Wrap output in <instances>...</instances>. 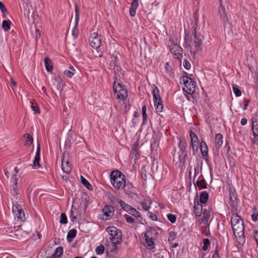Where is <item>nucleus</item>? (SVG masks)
Instances as JSON below:
<instances>
[{"mask_svg": "<svg viewBox=\"0 0 258 258\" xmlns=\"http://www.w3.org/2000/svg\"><path fill=\"white\" fill-rule=\"evenodd\" d=\"M53 66H45L47 71L51 74L52 73V70L53 69Z\"/></svg>", "mask_w": 258, "mask_h": 258, "instance_id": "59", "label": "nucleus"}, {"mask_svg": "<svg viewBox=\"0 0 258 258\" xmlns=\"http://www.w3.org/2000/svg\"><path fill=\"white\" fill-rule=\"evenodd\" d=\"M125 175L118 170H114L110 174V181L117 189H123L126 185Z\"/></svg>", "mask_w": 258, "mask_h": 258, "instance_id": "3", "label": "nucleus"}, {"mask_svg": "<svg viewBox=\"0 0 258 258\" xmlns=\"http://www.w3.org/2000/svg\"><path fill=\"white\" fill-rule=\"evenodd\" d=\"M64 74L69 78H72L74 75V73L70 70H65L64 71Z\"/></svg>", "mask_w": 258, "mask_h": 258, "instance_id": "55", "label": "nucleus"}, {"mask_svg": "<svg viewBox=\"0 0 258 258\" xmlns=\"http://www.w3.org/2000/svg\"><path fill=\"white\" fill-rule=\"evenodd\" d=\"M229 196L230 205L231 207V212H236L238 210L239 200L235 189H230L229 190Z\"/></svg>", "mask_w": 258, "mask_h": 258, "instance_id": "9", "label": "nucleus"}, {"mask_svg": "<svg viewBox=\"0 0 258 258\" xmlns=\"http://www.w3.org/2000/svg\"><path fill=\"white\" fill-rule=\"evenodd\" d=\"M195 185H197L200 189H205L207 188V182L204 178V177L202 174L200 175L199 176L198 180L196 181V183H195Z\"/></svg>", "mask_w": 258, "mask_h": 258, "instance_id": "20", "label": "nucleus"}, {"mask_svg": "<svg viewBox=\"0 0 258 258\" xmlns=\"http://www.w3.org/2000/svg\"><path fill=\"white\" fill-rule=\"evenodd\" d=\"M18 201H13L12 211L15 217L22 221L25 219V214L22 210L21 206L18 204Z\"/></svg>", "mask_w": 258, "mask_h": 258, "instance_id": "10", "label": "nucleus"}, {"mask_svg": "<svg viewBox=\"0 0 258 258\" xmlns=\"http://www.w3.org/2000/svg\"><path fill=\"white\" fill-rule=\"evenodd\" d=\"M122 59V57L121 55L119 53L115 52L111 56L110 62L113 64L121 63H122V62L120 61V59Z\"/></svg>", "mask_w": 258, "mask_h": 258, "instance_id": "21", "label": "nucleus"}, {"mask_svg": "<svg viewBox=\"0 0 258 258\" xmlns=\"http://www.w3.org/2000/svg\"><path fill=\"white\" fill-rule=\"evenodd\" d=\"M139 6L138 0H133L131 3L130 9V15L131 17H135L136 14V10Z\"/></svg>", "mask_w": 258, "mask_h": 258, "instance_id": "23", "label": "nucleus"}, {"mask_svg": "<svg viewBox=\"0 0 258 258\" xmlns=\"http://www.w3.org/2000/svg\"><path fill=\"white\" fill-rule=\"evenodd\" d=\"M104 215L107 218H110L114 215V208L111 206H105L103 209Z\"/></svg>", "mask_w": 258, "mask_h": 258, "instance_id": "17", "label": "nucleus"}, {"mask_svg": "<svg viewBox=\"0 0 258 258\" xmlns=\"http://www.w3.org/2000/svg\"><path fill=\"white\" fill-rule=\"evenodd\" d=\"M187 144L185 139L179 138V142L178 145V150L176 154V150L175 149V153L173 154V160L176 157L179 160V165L183 166L186 162V158L187 155Z\"/></svg>", "mask_w": 258, "mask_h": 258, "instance_id": "2", "label": "nucleus"}, {"mask_svg": "<svg viewBox=\"0 0 258 258\" xmlns=\"http://www.w3.org/2000/svg\"><path fill=\"white\" fill-rule=\"evenodd\" d=\"M106 231L110 235V240L112 245L115 248H117L116 245L120 243L121 241V231L114 226L108 227L106 228Z\"/></svg>", "mask_w": 258, "mask_h": 258, "instance_id": "5", "label": "nucleus"}, {"mask_svg": "<svg viewBox=\"0 0 258 258\" xmlns=\"http://www.w3.org/2000/svg\"><path fill=\"white\" fill-rule=\"evenodd\" d=\"M200 147H201V153L202 154V156L203 158L205 160H208V146L206 144V143L205 141H202L200 144Z\"/></svg>", "mask_w": 258, "mask_h": 258, "instance_id": "19", "label": "nucleus"}, {"mask_svg": "<svg viewBox=\"0 0 258 258\" xmlns=\"http://www.w3.org/2000/svg\"><path fill=\"white\" fill-rule=\"evenodd\" d=\"M109 199L110 200V202L112 204L115 205L116 204H119V201H120V200L118 199L117 198H115L113 196H111L109 198Z\"/></svg>", "mask_w": 258, "mask_h": 258, "instance_id": "49", "label": "nucleus"}, {"mask_svg": "<svg viewBox=\"0 0 258 258\" xmlns=\"http://www.w3.org/2000/svg\"><path fill=\"white\" fill-rule=\"evenodd\" d=\"M176 237V234L175 232L171 231L169 233V240H174Z\"/></svg>", "mask_w": 258, "mask_h": 258, "instance_id": "53", "label": "nucleus"}, {"mask_svg": "<svg viewBox=\"0 0 258 258\" xmlns=\"http://www.w3.org/2000/svg\"><path fill=\"white\" fill-rule=\"evenodd\" d=\"M161 71L165 77H170L173 74L172 66H163Z\"/></svg>", "mask_w": 258, "mask_h": 258, "instance_id": "18", "label": "nucleus"}, {"mask_svg": "<svg viewBox=\"0 0 258 258\" xmlns=\"http://www.w3.org/2000/svg\"><path fill=\"white\" fill-rule=\"evenodd\" d=\"M14 172H15V174H14L13 175V176H12V179L13 180V184H16V185H18V183H17L18 179L16 178V174L18 172V167H16L14 168Z\"/></svg>", "mask_w": 258, "mask_h": 258, "instance_id": "44", "label": "nucleus"}, {"mask_svg": "<svg viewBox=\"0 0 258 258\" xmlns=\"http://www.w3.org/2000/svg\"><path fill=\"white\" fill-rule=\"evenodd\" d=\"M0 10L4 15L7 13V9L4 4L2 2H0Z\"/></svg>", "mask_w": 258, "mask_h": 258, "instance_id": "54", "label": "nucleus"}, {"mask_svg": "<svg viewBox=\"0 0 258 258\" xmlns=\"http://www.w3.org/2000/svg\"><path fill=\"white\" fill-rule=\"evenodd\" d=\"M203 218L202 219V221L203 222H208V220L209 219L210 216V212L208 210H204L203 212Z\"/></svg>", "mask_w": 258, "mask_h": 258, "instance_id": "40", "label": "nucleus"}, {"mask_svg": "<svg viewBox=\"0 0 258 258\" xmlns=\"http://www.w3.org/2000/svg\"><path fill=\"white\" fill-rule=\"evenodd\" d=\"M244 104L242 107V109L245 110L246 109H247V107L249 104V101L248 100H247L246 99H244Z\"/></svg>", "mask_w": 258, "mask_h": 258, "instance_id": "58", "label": "nucleus"}, {"mask_svg": "<svg viewBox=\"0 0 258 258\" xmlns=\"http://www.w3.org/2000/svg\"><path fill=\"white\" fill-rule=\"evenodd\" d=\"M191 143H199L198 138L197 135L192 131L190 132Z\"/></svg>", "mask_w": 258, "mask_h": 258, "instance_id": "36", "label": "nucleus"}, {"mask_svg": "<svg viewBox=\"0 0 258 258\" xmlns=\"http://www.w3.org/2000/svg\"><path fill=\"white\" fill-rule=\"evenodd\" d=\"M209 198V195L206 191H203L200 196V202L201 204H206Z\"/></svg>", "mask_w": 258, "mask_h": 258, "instance_id": "32", "label": "nucleus"}, {"mask_svg": "<svg viewBox=\"0 0 258 258\" xmlns=\"http://www.w3.org/2000/svg\"><path fill=\"white\" fill-rule=\"evenodd\" d=\"M113 91L116 94L117 97L120 100H123L127 96V90L120 83L116 84L114 82L113 86Z\"/></svg>", "mask_w": 258, "mask_h": 258, "instance_id": "8", "label": "nucleus"}, {"mask_svg": "<svg viewBox=\"0 0 258 258\" xmlns=\"http://www.w3.org/2000/svg\"><path fill=\"white\" fill-rule=\"evenodd\" d=\"M154 104L157 112H160L162 111L163 106L162 104L161 98L159 95V91L157 87L155 86L152 91Z\"/></svg>", "mask_w": 258, "mask_h": 258, "instance_id": "7", "label": "nucleus"}, {"mask_svg": "<svg viewBox=\"0 0 258 258\" xmlns=\"http://www.w3.org/2000/svg\"><path fill=\"white\" fill-rule=\"evenodd\" d=\"M146 242L147 244L148 248L149 249H152L154 248L155 244L154 240L155 239H147L145 238Z\"/></svg>", "mask_w": 258, "mask_h": 258, "instance_id": "38", "label": "nucleus"}, {"mask_svg": "<svg viewBox=\"0 0 258 258\" xmlns=\"http://www.w3.org/2000/svg\"><path fill=\"white\" fill-rule=\"evenodd\" d=\"M89 42L90 46L95 49L98 48L101 43V37L96 33L91 34L89 38Z\"/></svg>", "mask_w": 258, "mask_h": 258, "instance_id": "11", "label": "nucleus"}, {"mask_svg": "<svg viewBox=\"0 0 258 258\" xmlns=\"http://www.w3.org/2000/svg\"><path fill=\"white\" fill-rule=\"evenodd\" d=\"M168 220L171 223H174L176 222V216L175 215L168 214L167 215Z\"/></svg>", "mask_w": 258, "mask_h": 258, "instance_id": "42", "label": "nucleus"}, {"mask_svg": "<svg viewBox=\"0 0 258 258\" xmlns=\"http://www.w3.org/2000/svg\"><path fill=\"white\" fill-rule=\"evenodd\" d=\"M40 146L39 143H38L36 153L35 156V158L33 161V168L35 169H38L40 167V165L39 163L40 162Z\"/></svg>", "mask_w": 258, "mask_h": 258, "instance_id": "14", "label": "nucleus"}, {"mask_svg": "<svg viewBox=\"0 0 258 258\" xmlns=\"http://www.w3.org/2000/svg\"><path fill=\"white\" fill-rule=\"evenodd\" d=\"M150 218L153 221H156L157 220V216L156 215L152 213L150 214Z\"/></svg>", "mask_w": 258, "mask_h": 258, "instance_id": "63", "label": "nucleus"}, {"mask_svg": "<svg viewBox=\"0 0 258 258\" xmlns=\"http://www.w3.org/2000/svg\"><path fill=\"white\" fill-rule=\"evenodd\" d=\"M44 64H50V63H52L51 59L46 57L44 58Z\"/></svg>", "mask_w": 258, "mask_h": 258, "instance_id": "62", "label": "nucleus"}, {"mask_svg": "<svg viewBox=\"0 0 258 258\" xmlns=\"http://www.w3.org/2000/svg\"><path fill=\"white\" fill-rule=\"evenodd\" d=\"M216 147L220 148L223 144V136L221 134H217L215 137Z\"/></svg>", "mask_w": 258, "mask_h": 258, "instance_id": "31", "label": "nucleus"}, {"mask_svg": "<svg viewBox=\"0 0 258 258\" xmlns=\"http://www.w3.org/2000/svg\"><path fill=\"white\" fill-rule=\"evenodd\" d=\"M143 114V123L142 124H145L147 122V113L142 114Z\"/></svg>", "mask_w": 258, "mask_h": 258, "instance_id": "60", "label": "nucleus"}, {"mask_svg": "<svg viewBox=\"0 0 258 258\" xmlns=\"http://www.w3.org/2000/svg\"><path fill=\"white\" fill-rule=\"evenodd\" d=\"M171 52L173 53L174 58L179 60V62L181 63V59L182 57V48L177 44L174 45L173 48L171 49Z\"/></svg>", "mask_w": 258, "mask_h": 258, "instance_id": "13", "label": "nucleus"}, {"mask_svg": "<svg viewBox=\"0 0 258 258\" xmlns=\"http://www.w3.org/2000/svg\"><path fill=\"white\" fill-rule=\"evenodd\" d=\"M75 26L73 28L72 31V34L74 37V38H76L79 34V30L77 28L78 26L79 21V11L78 6L77 4L75 5Z\"/></svg>", "mask_w": 258, "mask_h": 258, "instance_id": "12", "label": "nucleus"}, {"mask_svg": "<svg viewBox=\"0 0 258 258\" xmlns=\"http://www.w3.org/2000/svg\"><path fill=\"white\" fill-rule=\"evenodd\" d=\"M12 24V22L9 20H3L2 22V26L3 29L6 31L8 32L11 29V25Z\"/></svg>", "mask_w": 258, "mask_h": 258, "instance_id": "30", "label": "nucleus"}, {"mask_svg": "<svg viewBox=\"0 0 258 258\" xmlns=\"http://www.w3.org/2000/svg\"><path fill=\"white\" fill-rule=\"evenodd\" d=\"M164 253H166L165 251L160 250L159 252L154 254L155 258H164Z\"/></svg>", "mask_w": 258, "mask_h": 258, "instance_id": "50", "label": "nucleus"}, {"mask_svg": "<svg viewBox=\"0 0 258 258\" xmlns=\"http://www.w3.org/2000/svg\"><path fill=\"white\" fill-rule=\"evenodd\" d=\"M77 234V230L73 229L70 230L67 234V239L69 242H71L74 238H75Z\"/></svg>", "mask_w": 258, "mask_h": 258, "instance_id": "33", "label": "nucleus"}, {"mask_svg": "<svg viewBox=\"0 0 258 258\" xmlns=\"http://www.w3.org/2000/svg\"><path fill=\"white\" fill-rule=\"evenodd\" d=\"M124 216L127 223H133L135 222V219L132 217L128 215H125Z\"/></svg>", "mask_w": 258, "mask_h": 258, "instance_id": "52", "label": "nucleus"}, {"mask_svg": "<svg viewBox=\"0 0 258 258\" xmlns=\"http://www.w3.org/2000/svg\"><path fill=\"white\" fill-rule=\"evenodd\" d=\"M63 253V248L62 246L57 247L54 252L49 258H60Z\"/></svg>", "mask_w": 258, "mask_h": 258, "instance_id": "26", "label": "nucleus"}, {"mask_svg": "<svg viewBox=\"0 0 258 258\" xmlns=\"http://www.w3.org/2000/svg\"><path fill=\"white\" fill-rule=\"evenodd\" d=\"M31 108L35 113H39L40 112L39 107L38 105H31Z\"/></svg>", "mask_w": 258, "mask_h": 258, "instance_id": "57", "label": "nucleus"}, {"mask_svg": "<svg viewBox=\"0 0 258 258\" xmlns=\"http://www.w3.org/2000/svg\"><path fill=\"white\" fill-rule=\"evenodd\" d=\"M199 143H191V146L194 154H195L196 152L198 151L199 149Z\"/></svg>", "mask_w": 258, "mask_h": 258, "instance_id": "51", "label": "nucleus"}, {"mask_svg": "<svg viewBox=\"0 0 258 258\" xmlns=\"http://www.w3.org/2000/svg\"><path fill=\"white\" fill-rule=\"evenodd\" d=\"M25 138V145L29 146L33 142V138L29 134H26L24 135Z\"/></svg>", "mask_w": 258, "mask_h": 258, "instance_id": "35", "label": "nucleus"}, {"mask_svg": "<svg viewBox=\"0 0 258 258\" xmlns=\"http://www.w3.org/2000/svg\"><path fill=\"white\" fill-rule=\"evenodd\" d=\"M73 142V139L71 137H68L65 141L64 146L70 148L71 146V144Z\"/></svg>", "mask_w": 258, "mask_h": 258, "instance_id": "47", "label": "nucleus"}, {"mask_svg": "<svg viewBox=\"0 0 258 258\" xmlns=\"http://www.w3.org/2000/svg\"><path fill=\"white\" fill-rule=\"evenodd\" d=\"M35 38L36 41H37L38 39L41 36V32L40 31L39 29H36L35 33Z\"/></svg>", "mask_w": 258, "mask_h": 258, "instance_id": "56", "label": "nucleus"}, {"mask_svg": "<svg viewBox=\"0 0 258 258\" xmlns=\"http://www.w3.org/2000/svg\"><path fill=\"white\" fill-rule=\"evenodd\" d=\"M180 80L183 82L184 84L183 90L185 92L188 94H191L195 92L196 91V83L193 79L185 76L181 77Z\"/></svg>", "mask_w": 258, "mask_h": 258, "instance_id": "6", "label": "nucleus"}, {"mask_svg": "<svg viewBox=\"0 0 258 258\" xmlns=\"http://www.w3.org/2000/svg\"><path fill=\"white\" fill-rule=\"evenodd\" d=\"M119 204L120 205V207L123 210H124L129 214L130 213V211H131V210L133 208L122 200H120V201H119Z\"/></svg>", "mask_w": 258, "mask_h": 258, "instance_id": "29", "label": "nucleus"}, {"mask_svg": "<svg viewBox=\"0 0 258 258\" xmlns=\"http://www.w3.org/2000/svg\"><path fill=\"white\" fill-rule=\"evenodd\" d=\"M157 234L158 232L155 228L149 227L145 234V237L147 239H155Z\"/></svg>", "mask_w": 258, "mask_h": 258, "instance_id": "15", "label": "nucleus"}, {"mask_svg": "<svg viewBox=\"0 0 258 258\" xmlns=\"http://www.w3.org/2000/svg\"><path fill=\"white\" fill-rule=\"evenodd\" d=\"M212 258H220L218 251L216 250L213 254Z\"/></svg>", "mask_w": 258, "mask_h": 258, "instance_id": "64", "label": "nucleus"}, {"mask_svg": "<svg viewBox=\"0 0 258 258\" xmlns=\"http://www.w3.org/2000/svg\"><path fill=\"white\" fill-rule=\"evenodd\" d=\"M30 7H31V6L28 3H26V5L24 7V9L25 10L24 12V15L28 17H29V15L30 14Z\"/></svg>", "mask_w": 258, "mask_h": 258, "instance_id": "41", "label": "nucleus"}, {"mask_svg": "<svg viewBox=\"0 0 258 258\" xmlns=\"http://www.w3.org/2000/svg\"><path fill=\"white\" fill-rule=\"evenodd\" d=\"M104 246L103 244H100L96 248L95 252L97 254L101 255L104 253Z\"/></svg>", "mask_w": 258, "mask_h": 258, "instance_id": "39", "label": "nucleus"}, {"mask_svg": "<svg viewBox=\"0 0 258 258\" xmlns=\"http://www.w3.org/2000/svg\"><path fill=\"white\" fill-rule=\"evenodd\" d=\"M237 238V240L238 241V242L240 244H243L245 243V239L243 235H237V236L236 237Z\"/></svg>", "mask_w": 258, "mask_h": 258, "instance_id": "43", "label": "nucleus"}, {"mask_svg": "<svg viewBox=\"0 0 258 258\" xmlns=\"http://www.w3.org/2000/svg\"><path fill=\"white\" fill-rule=\"evenodd\" d=\"M68 222V220H67V217L66 216V215L63 214V213H61V215H60V223L61 224H67Z\"/></svg>", "mask_w": 258, "mask_h": 258, "instance_id": "48", "label": "nucleus"}, {"mask_svg": "<svg viewBox=\"0 0 258 258\" xmlns=\"http://www.w3.org/2000/svg\"><path fill=\"white\" fill-rule=\"evenodd\" d=\"M194 213L196 216L199 217L201 215L203 211V207L199 203L197 204L195 202V205L194 207Z\"/></svg>", "mask_w": 258, "mask_h": 258, "instance_id": "27", "label": "nucleus"}, {"mask_svg": "<svg viewBox=\"0 0 258 258\" xmlns=\"http://www.w3.org/2000/svg\"><path fill=\"white\" fill-rule=\"evenodd\" d=\"M75 211L77 212V208H74L73 206H72V210L71 211V214H70V218L72 221H74L76 219V216L74 215V213H75Z\"/></svg>", "mask_w": 258, "mask_h": 258, "instance_id": "46", "label": "nucleus"}, {"mask_svg": "<svg viewBox=\"0 0 258 258\" xmlns=\"http://www.w3.org/2000/svg\"><path fill=\"white\" fill-rule=\"evenodd\" d=\"M254 238L258 246V231L257 230L254 231Z\"/></svg>", "mask_w": 258, "mask_h": 258, "instance_id": "61", "label": "nucleus"}, {"mask_svg": "<svg viewBox=\"0 0 258 258\" xmlns=\"http://www.w3.org/2000/svg\"><path fill=\"white\" fill-rule=\"evenodd\" d=\"M61 168L63 171L67 174H69L72 171V167L68 160L65 161L64 158L61 162Z\"/></svg>", "mask_w": 258, "mask_h": 258, "instance_id": "22", "label": "nucleus"}, {"mask_svg": "<svg viewBox=\"0 0 258 258\" xmlns=\"http://www.w3.org/2000/svg\"><path fill=\"white\" fill-rule=\"evenodd\" d=\"M130 214L136 217H141V215L140 212L137 211L135 208H133L130 211Z\"/></svg>", "mask_w": 258, "mask_h": 258, "instance_id": "45", "label": "nucleus"}, {"mask_svg": "<svg viewBox=\"0 0 258 258\" xmlns=\"http://www.w3.org/2000/svg\"><path fill=\"white\" fill-rule=\"evenodd\" d=\"M231 223L233 234L235 237L237 235H243L244 226L242 219L236 213H233L231 217Z\"/></svg>", "mask_w": 258, "mask_h": 258, "instance_id": "4", "label": "nucleus"}, {"mask_svg": "<svg viewBox=\"0 0 258 258\" xmlns=\"http://www.w3.org/2000/svg\"><path fill=\"white\" fill-rule=\"evenodd\" d=\"M218 12L221 20L224 23L228 22V17L227 14L226 10L225 7L221 4H220Z\"/></svg>", "mask_w": 258, "mask_h": 258, "instance_id": "16", "label": "nucleus"}, {"mask_svg": "<svg viewBox=\"0 0 258 258\" xmlns=\"http://www.w3.org/2000/svg\"><path fill=\"white\" fill-rule=\"evenodd\" d=\"M232 88L233 91L236 97H239L241 95V91L236 85H233Z\"/></svg>", "mask_w": 258, "mask_h": 258, "instance_id": "37", "label": "nucleus"}, {"mask_svg": "<svg viewBox=\"0 0 258 258\" xmlns=\"http://www.w3.org/2000/svg\"><path fill=\"white\" fill-rule=\"evenodd\" d=\"M194 31V41L192 42L187 34L185 33L184 37L185 43L189 46L190 48L191 57L190 60L193 64L198 63L196 61L197 54L202 51L203 36L200 34H197L196 31V27L193 26Z\"/></svg>", "mask_w": 258, "mask_h": 258, "instance_id": "1", "label": "nucleus"}, {"mask_svg": "<svg viewBox=\"0 0 258 258\" xmlns=\"http://www.w3.org/2000/svg\"><path fill=\"white\" fill-rule=\"evenodd\" d=\"M81 180L82 183L88 189L92 190L93 187L89 181L83 176H81Z\"/></svg>", "mask_w": 258, "mask_h": 258, "instance_id": "34", "label": "nucleus"}, {"mask_svg": "<svg viewBox=\"0 0 258 258\" xmlns=\"http://www.w3.org/2000/svg\"><path fill=\"white\" fill-rule=\"evenodd\" d=\"M141 204L143 209L145 211H148L151 208L152 201L149 199H144L141 202Z\"/></svg>", "mask_w": 258, "mask_h": 258, "instance_id": "28", "label": "nucleus"}, {"mask_svg": "<svg viewBox=\"0 0 258 258\" xmlns=\"http://www.w3.org/2000/svg\"><path fill=\"white\" fill-rule=\"evenodd\" d=\"M12 195L13 198L12 199L14 201H17L20 200V196L19 195V188L17 185L13 184L12 188Z\"/></svg>", "mask_w": 258, "mask_h": 258, "instance_id": "24", "label": "nucleus"}, {"mask_svg": "<svg viewBox=\"0 0 258 258\" xmlns=\"http://www.w3.org/2000/svg\"><path fill=\"white\" fill-rule=\"evenodd\" d=\"M251 130L254 139L252 140V143L258 144V123L256 125L252 124Z\"/></svg>", "mask_w": 258, "mask_h": 258, "instance_id": "25", "label": "nucleus"}]
</instances>
